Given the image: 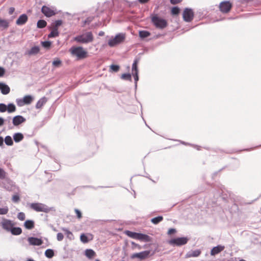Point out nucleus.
<instances>
[{
	"label": "nucleus",
	"mask_w": 261,
	"mask_h": 261,
	"mask_svg": "<svg viewBox=\"0 0 261 261\" xmlns=\"http://www.w3.org/2000/svg\"><path fill=\"white\" fill-rule=\"evenodd\" d=\"M232 7V4L229 1L222 2L219 5L220 10L223 13L229 12Z\"/></svg>",
	"instance_id": "7"
},
{
	"label": "nucleus",
	"mask_w": 261,
	"mask_h": 261,
	"mask_svg": "<svg viewBox=\"0 0 261 261\" xmlns=\"http://www.w3.org/2000/svg\"><path fill=\"white\" fill-rule=\"evenodd\" d=\"M15 11V8L14 7H10L9 9V14L10 15H12Z\"/></svg>",
	"instance_id": "57"
},
{
	"label": "nucleus",
	"mask_w": 261,
	"mask_h": 261,
	"mask_svg": "<svg viewBox=\"0 0 261 261\" xmlns=\"http://www.w3.org/2000/svg\"><path fill=\"white\" fill-rule=\"evenodd\" d=\"M22 98L25 105L31 104L34 99L33 97L30 95H25Z\"/></svg>",
	"instance_id": "22"
},
{
	"label": "nucleus",
	"mask_w": 261,
	"mask_h": 261,
	"mask_svg": "<svg viewBox=\"0 0 261 261\" xmlns=\"http://www.w3.org/2000/svg\"><path fill=\"white\" fill-rule=\"evenodd\" d=\"M140 58L139 57H136L134 60L133 65H132V73H134L135 72H139L138 68V64L139 62Z\"/></svg>",
	"instance_id": "17"
},
{
	"label": "nucleus",
	"mask_w": 261,
	"mask_h": 261,
	"mask_svg": "<svg viewBox=\"0 0 261 261\" xmlns=\"http://www.w3.org/2000/svg\"><path fill=\"white\" fill-rule=\"evenodd\" d=\"M28 20V15L25 14H22L18 18L16 21V23L18 25H22L27 22Z\"/></svg>",
	"instance_id": "13"
},
{
	"label": "nucleus",
	"mask_w": 261,
	"mask_h": 261,
	"mask_svg": "<svg viewBox=\"0 0 261 261\" xmlns=\"http://www.w3.org/2000/svg\"><path fill=\"white\" fill-rule=\"evenodd\" d=\"M7 106L3 103H0V112L4 113L7 111Z\"/></svg>",
	"instance_id": "44"
},
{
	"label": "nucleus",
	"mask_w": 261,
	"mask_h": 261,
	"mask_svg": "<svg viewBox=\"0 0 261 261\" xmlns=\"http://www.w3.org/2000/svg\"><path fill=\"white\" fill-rule=\"evenodd\" d=\"M26 261H35L32 258H29Z\"/></svg>",
	"instance_id": "64"
},
{
	"label": "nucleus",
	"mask_w": 261,
	"mask_h": 261,
	"mask_svg": "<svg viewBox=\"0 0 261 261\" xmlns=\"http://www.w3.org/2000/svg\"><path fill=\"white\" fill-rule=\"evenodd\" d=\"M25 214L23 212H19L17 214V218L21 221L24 220L25 219Z\"/></svg>",
	"instance_id": "48"
},
{
	"label": "nucleus",
	"mask_w": 261,
	"mask_h": 261,
	"mask_svg": "<svg viewBox=\"0 0 261 261\" xmlns=\"http://www.w3.org/2000/svg\"><path fill=\"white\" fill-rule=\"evenodd\" d=\"M201 254V251L200 250H196L192 251V252H189L187 254V257H197Z\"/></svg>",
	"instance_id": "23"
},
{
	"label": "nucleus",
	"mask_w": 261,
	"mask_h": 261,
	"mask_svg": "<svg viewBox=\"0 0 261 261\" xmlns=\"http://www.w3.org/2000/svg\"><path fill=\"white\" fill-rule=\"evenodd\" d=\"M47 25V22L46 21L43 19H40L38 21L37 23V27L39 29H43L45 28Z\"/></svg>",
	"instance_id": "31"
},
{
	"label": "nucleus",
	"mask_w": 261,
	"mask_h": 261,
	"mask_svg": "<svg viewBox=\"0 0 261 261\" xmlns=\"http://www.w3.org/2000/svg\"><path fill=\"white\" fill-rule=\"evenodd\" d=\"M9 208L7 206L4 207H0V215H6L8 213Z\"/></svg>",
	"instance_id": "42"
},
{
	"label": "nucleus",
	"mask_w": 261,
	"mask_h": 261,
	"mask_svg": "<svg viewBox=\"0 0 261 261\" xmlns=\"http://www.w3.org/2000/svg\"><path fill=\"white\" fill-rule=\"evenodd\" d=\"M125 39V35L123 33H119L115 37L108 41V45L110 47H114L122 43Z\"/></svg>",
	"instance_id": "4"
},
{
	"label": "nucleus",
	"mask_w": 261,
	"mask_h": 261,
	"mask_svg": "<svg viewBox=\"0 0 261 261\" xmlns=\"http://www.w3.org/2000/svg\"><path fill=\"white\" fill-rule=\"evenodd\" d=\"M121 79L126 81H132V75L130 73H124L121 75Z\"/></svg>",
	"instance_id": "36"
},
{
	"label": "nucleus",
	"mask_w": 261,
	"mask_h": 261,
	"mask_svg": "<svg viewBox=\"0 0 261 261\" xmlns=\"http://www.w3.org/2000/svg\"><path fill=\"white\" fill-rule=\"evenodd\" d=\"M4 139L3 138L0 136V146H2L4 145Z\"/></svg>",
	"instance_id": "60"
},
{
	"label": "nucleus",
	"mask_w": 261,
	"mask_h": 261,
	"mask_svg": "<svg viewBox=\"0 0 261 261\" xmlns=\"http://www.w3.org/2000/svg\"><path fill=\"white\" fill-rule=\"evenodd\" d=\"M104 34H105V33L103 31H100L98 33V35L100 36H102L104 35Z\"/></svg>",
	"instance_id": "63"
},
{
	"label": "nucleus",
	"mask_w": 261,
	"mask_h": 261,
	"mask_svg": "<svg viewBox=\"0 0 261 261\" xmlns=\"http://www.w3.org/2000/svg\"><path fill=\"white\" fill-rule=\"evenodd\" d=\"M7 111L9 113H11L16 111V108L15 106L13 103H10L8 105Z\"/></svg>",
	"instance_id": "28"
},
{
	"label": "nucleus",
	"mask_w": 261,
	"mask_h": 261,
	"mask_svg": "<svg viewBox=\"0 0 261 261\" xmlns=\"http://www.w3.org/2000/svg\"><path fill=\"white\" fill-rule=\"evenodd\" d=\"M119 66L117 65L112 64L110 66L111 69L114 72H117L119 69Z\"/></svg>",
	"instance_id": "49"
},
{
	"label": "nucleus",
	"mask_w": 261,
	"mask_h": 261,
	"mask_svg": "<svg viewBox=\"0 0 261 261\" xmlns=\"http://www.w3.org/2000/svg\"><path fill=\"white\" fill-rule=\"evenodd\" d=\"M12 200L13 202L17 203L20 200V197L18 194H15L12 196Z\"/></svg>",
	"instance_id": "46"
},
{
	"label": "nucleus",
	"mask_w": 261,
	"mask_h": 261,
	"mask_svg": "<svg viewBox=\"0 0 261 261\" xmlns=\"http://www.w3.org/2000/svg\"><path fill=\"white\" fill-rule=\"evenodd\" d=\"M24 226L26 229H32L35 226L34 221L32 220H27L24 223Z\"/></svg>",
	"instance_id": "19"
},
{
	"label": "nucleus",
	"mask_w": 261,
	"mask_h": 261,
	"mask_svg": "<svg viewBox=\"0 0 261 261\" xmlns=\"http://www.w3.org/2000/svg\"><path fill=\"white\" fill-rule=\"evenodd\" d=\"M63 238H64V236L62 233L59 232L57 233V239L58 241H61L63 239Z\"/></svg>",
	"instance_id": "53"
},
{
	"label": "nucleus",
	"mask_w": 261,
	"mask_h": 261,
	"mask_svg": "<svg viewBox=\"0 0 261 261\" xmlns=\"http://www.w3.org/2000/svg\"><path fill=\"white\" fill-rule=\"evenodd\" d=\"M74 40L80 43L87 44L93 40V36L91 32H88L74 38Z\"/></svg>",
	"instance_id": "2"
},
{
	"label": "nucleus",
	"mask_w": 261,
	"mask_h": 261,
	"mask_svg": "<svg viewBox=\"0 0 261 261\" xmlns=\"http://www.w3.org/2000/svg\"><path fill=\"white\" fill-rule=\"evenodd\" d=\"M42 45L43 47L46 49H48L50 47L51 42L49 41H45L41 42Z\"/></svg>",
	"instance_id": "37"
},
{
	"label": "nucleus",
	"mask_w": 261,
	"mask_h": 261,
	"mask_svg": "<svg viewBox=\"0 0 261 261\" xmlns=\"http://www.w3.org/2000/svg\"><path fill=\"white\" fill-rule=\"evenodd\" d=\"M80 239L81 242L84 243H87L89 241L87 236L84 233H83L81 235Z\"/></svg>",
	"instance_id": "41"
},
{
	"label": "nucleus",
	"mask_w": 261,
	"mask_h": 261,
	"mask_svg": "<svg viewBox=\"0 0 261 261\" xmlns=\"http://www.w3.org/2000/svg\"><path fill=\"white\" fill-rule=\"evenodd\" d=\"M42 13L46 17H49L56 14V12L49 7L43 6L41 8Z\"/></svg>",
	"instance_id": "11"
},
{
	"label": "nucleus",
	"mask_w": 261,
	"mask_h": 261,
	"mask_svg": "<svg viewBox=\"0 0 261 261\" xmlns=\"http://www.w3.org/2000/svg\"><path fill=\"white\" fill-rule=\"evenodd\" d=\"M137 239L140 240V241H144V242H148L151 241V238L150 236H149L146 234L139 233V232L138 234Z\"/></svg>",
	"instance_id": "16"
},
{
	"label": "nucleus",
	"mask_w": 261,
	"mask_h": 261,
	"mask_svg": "<svg viewBox=\"0 0 261 261\" xmlns=\"http://www.w3.org/2000/svg\"><path fill=\"white\" fill-rule=\"evenodd\" d=\"M176 230L175 228H170L167 232L168 235H171L172 234H174L176 232Z\"/></svg>",
	"instance_id": "55"
},
{
	"label": "nucleus",
	"mask_w": 261,
	"mask_h": 261,
	"mask_svg": "<svg viewBox=\"0 0 261 261\" xmlns=\"http://www.w3.org/2000/svg\"><path fill=\"white\" fill-rule=\"evenodd\" d=\"M61 64L62 61L59 58H57L56 60H54L52 63L53 66L55 67H59Z\"/></svg>",
	"instance_id": "38"
},
{
	"label": "nucleus",
	"mask_w": 261,
	"mask_h": 261,
	"mask_svg": "<svg viewBox=\"0 0 261 261\" xmlns=\"http://www.w3.org/2000/svg\"><path fill=\"white\" fill-rule=\"evenodd\" d=\"M4 141L5 144L8 146H12L13 145V141L10 136H7L5 137Z\"/></svg>",
	"instance_id": "34"
},
{
	"label": "nucleus",
	"mask_w": 261,
	"mask_h": 261,
	"mask_svg": "<svg viewBox=\"0 0 261 261\" xmlns=\"http://www.w3.org/2000/svg\"><path fill=\"white\" fill-rule=\"evenodd\" d=\"M139 35L141 39H144L149 37L150 35V33L147 31H140Z\"/></svg>",
	"instance_id": "27"
},
{
	"label": "nucleus",
	"mask_w": 261,
	"mask_h": 261,
	"mask_svg": "<svg viewBox=\"0 0 261 261\" xmlns=\"http://www.w3.org/2000/svg\"><path fill=\"white\" fill-rule=\"evenodd\" d=\"M74 211H75V213L76 214L77 217L79 219H81L82 218V213H81V212L79 210H78L77 208H75L74 210Z\"/></svg>",
	"instance_id": "54"
},
{
	"label": "nucleus",
	"mask_w": 261,
	"mask_h": 261,
	"mask_svg": "<svg viewBox=\"0 0 261 261\" xmlns=\"http://www.w3.org/2000/svg\"><path fill=\"white\" fill-rule=\"evenodd\" d=\"M95 252L92 249H87L85 250V255L87 257L89 258H92L95 255Z\"/></svg>",
	"instance_id": "33"
},
{
	"label": "nucleus",
	"mask_w": 261,
	"mask_h": 261,
	"mask_svg": "<svg viewBox=\"0 0 261 261\" xmlns=\"http://www.w3.org/2000/svg\"><path fill=\"white\" fill-rule=\"evenodd\" d=\"M5 73V69L2 67H0V77L3 76Z\"/></svg>",
	"instance_id": "56"
},
{
	"label": "nucleus",
	"mask_w": 261,
	"mask_h": 261,
	"mask_svg": "<svg viewBox=\"0 0 261 261\" xmlns=\"http://www.w3.org/2000/svg\"><path fill=\"white\" fill-rule=\"evenodd\" d=\"M40 48L38 46H33L29 51L28 54L30 55H36L39 53Z\"/></svg>",
	"instance_id": "25"
},
{
	"label": "nucleus",
	"mask_w": 261,
	"mask_h": 261,
	"mask_svg": "<svg viewBox=\"0 0 261 261\" xmlns=\"http://www.w3.org/2000/svg\"><path fill=\"white\" fill-rule=\"evenodd\" d=\"M47 98L44 96L41 98L36 103L35 107L36 109H39L41 108L43 105L46 102Z\"/></svg>",
	"instance_id": "18"
},
{
	"label": "nucleus",
	"mask_w": 261,
	"mask_h": 261,
	"mask_svg": "<svg viewBox=\"0 0 261 261\" xmlns=\"http://www.w3.org/2000/svg\"><path fill=\"white\" fill-rule=\"evenodd\" d=\"M189 240V239L186 237H180V245L186 244Z\"/></svg>",
	"instance_id": "50"
},
{
	"label": "nucleus",
	"mask_w": 261,
	"mask_h": 261,
	"mask_svg": "<svg viewBox=\"0 0 261 261\" xmlns=\"http://www.w3.org/2000/svg\"><path fill=\"white\" fill-rule=\"evenodd\" d=\"M30 207L37 212H44L47 213L50 211H56L55 207H49L44 203L39 202L30 203Z\"/></svg>",
	"instance_id": "1"
},
{
	"label": "nucleus",
	"mask_w": 261,
	"mask_h": 261,
	"mask_svg": "<svg viewBox=\"0 0 261 261\" xmlns=\"http://www.w3.org/2000/svg\"><path fill=\"white\" fill-rule=\"evenodd\" d=\"M163 220V217L159 216L151 219V222L154 224H158Z\"/></svg>",
	"instance_id": "35"
},
{
	"label": "nucleus",
	"mask_w": 261,
	"mask_h": 261,
	"mask_svg": "<svg viewBox=\"0 0 261 261\" xmlns=\"http://www.w3.org/2000/svg\"><path fill=\"white\" fill-rule=\"evenodd\" d=\"M28 241L30 245L40 246L43 243V241L40 238L31 237L28 239Z\"/></svg>",
	"instance_id": "10"
},
{
	"label": "nucleus",
	"mask_w": 261,
	"mask_h": 261,
	"mask_svg": "<svg viewBox=\"0 0 261 261\" xmlns=\"http://www.w3.org/2000/svg\"><path fill=\"white\" fill-rule=\"evenodd\" d=\"M170 3L172 4L175 5L179 3V0H170Z\"/></svg>",
	"instance_id": "58"
},
{
	"label": "nucleus",
	"mask_w": 261,
	"mask_h": 261,
	"mask_svg": "<svg viewBox=\"0 0 261 261\" xmlns=\"http://www.w3.org/2000/svg\"><path fill=\"white\" fill-rule=\"evenodd\" d=\"M194 15L193 10L189 8L185 9L182 13L183 19L186 22H191L194 18Z\"/></svg>",
	"instance_id": "6"
},
{
	"label": "nucleus",
	"mask_w": 261,
	"mask_h": 261,
	"mask_svg": "<svg viewBox=\"0 0 261 261\" xmlns=\"http://www.w3.org/2000/svg\"><path fill=\"white\" fill-rule=\"evenodd\" d=\"M149 0H138L141 4H145L148 2Z\"/></svg>",
	"instance_id": "61"
},
{
	"label": "nucleus",
	"mask_w": 261,
	"mask_h": 261,
	"mask_svg": "<svg viewBox=\"0 0 261 261\" xmlns=\"http://www.w3.org/2000/svg\"><path fill=\"white\" fill-rule=\"evenodd\" d=\"M125 233L131 238L137 239L138 232H133L129 230H126L125 231Z\"/></svg>",
	"instance_id": "30"
},
{
	"label": "nucleus",
	"mask_w": 261,
	"mask_h": 261,
	"mask_svg": "<svg viewBox=\"0 0 261 261\" xmlns=\"http://www.w3.org/2000/svg\"><path fill=\"white\" fill-rule=\"evenodd\" d=\"M6 176V172L4 171V169L0 168V178L1 179H4Z\"/></svg>",
	"instance_id": "52"
},
{
	"label": "nucleus",
	"mask_w": 261,
	"mask_h": 261,
	"mask_svg": "<svg viewBox=\"0 0 261 261\" xmlns=\"http://www.w3.org/2000/svg\"><path fill=\"white\" fill-rule=\"evenodd\" d=\"M69 51L73 56H76L79 59L86 58L87 54V51L84 50L83 48L81 46L71 47Z\"/></svg>",
	"instance_id": "5"
},
{
	"label": "nucleus",
	"mask_w": 261,
	"mask_h": 261,
	"mask_svg": "<svg viewBox=\"0 0 261 261\" xmlns=\"http://www.w3.org/2000/svg\"><path fill=\"white\" fill-rule=\"evenodd\" d=\"M150 253V251L149 250H145L139 253H134L131 255V258H138L141 260L144 259L149 256Z\"/></svg>",
	"instance_id": "9"
},
{
	"label": "nucleus",
	"mask_w": 261,
	"mask_h": 261,
	"mask_svg": "<svg viewBox=\"0 0 261 261\" xmlns=\"http://www.w3.org/2000/svg\"><path fill=\"white\" fill-rule=\"evenodd\" d=\"M224 248L225 247L222 245H218L217 246L214 247L211 251V255L214 256L222 251Z\"/></svg>",
	"instance_id": "14"
},
{
	"label": "nucleus",
	"mask_w": 261,
	"mask_h": 261,
	"mask_svg": "<svg viewBox=\"0 0 261 261\" xmlns=\"http://www.w3.org/2000/svg\"><path fill=\"white\" fill-rule=\"evenodd\" d=\"M171 14L173 15L179 14V8L176 6L173 7L171 10Z\"/></svg>",
	"instance_id": "40"
},
{
	"label": "nucleus",
	"mask_w": 261,
	"mask_h": 261,
	"mask_svg": "<svg viewBox=\"0 0 261 261\" xmlns=\"http://www.w3.org/2000/svg\"><path fill=\"white\" fill-rule=\"evenodd\" d=\"M9 232H10L13 235L18 236L22 233V229L19 227H14L13 226Z\"/></svg>",
	"instance_id": "20"
},
{
	"label": "nucleus",
	"mask_w": 261,
	"mask_h": 261,
	"mask_svg": "<svg viewBox=\"0 0 261 261\" xmlns=\"http://www.w3.org/2000/svg\"><path fill=\"white\" fill-rule=\"evenodd\" d=\"M93 18L92 17H87L84 21L83 27L86 24H89L93 20Z\"/></svg>",
	"instance_id": "47"
},
{
	"label": "nucleus",
	"mask_w": 261,
	"mask_h": 261,
	"mask_svg": "<svg viewBox=\"0 0 261 261\" xmlns=\"http://www.w3.org/2000/svg\"><path fill=\"white\" fill-rule=\"evenodd\" d=\"M151 22L153 25L158 29H163L167 26V21L163 18L154 15L151 18Z\"/></svg>",
	"instance_id": "3"
},
{
	"label": "nucleus",
	"mask_w": 261,
	"mask_h": 261,
	"mask_svg": "<svg viewBox=\"0 0 261 261\" xmlns=\"http://www.w3.org/2000/svg\"><path fill=\"white\" fill-rule=\"evenodd\" d=\"M168 243L172 246H179V237L171 239L168 241Z\"/></svg>",
	"instance_id": "29"
},
{
	"label": "nucleus",
	"mask_w": 261,
	"mask_h": 261,
	"mask_svg": "<svg viewBox=\"0 0 261 261\" xmlns=\"http://www.w3.org/2000/svg\"><path fill=\"white\" fill-rule=\"evenodd\" d=\"M16 102L18 107H22L25 105L23 101V98H17L16 99Z\"/></svg>",
	"instance_id": "43"
},
{
	"label": "nucleus",
	"mask_w": 261,
	"mask_h": 261,
	"mask_svg": "<svg viewBox=\"0 0 261 261\" xmlns=\"http://www.w3.org/2000/svg\"><path fill=\"white\" fill-rule=\"evenodd\" d=\"M62 230L67 235V237L69 238H71V237L73 236L72 232L69 230L67 228H63Z\"/></svg>",
	"instance_id": "45"
},
{
	"label": "nucleus",
	"mask_w": 261,
	"mask_h": 261,
	"mask_svg": "<svg viewBox=\"0 0 261 261\" xmlns=\"http://www.w3.org/2000/svg\"><path fill=\"white\" fill-rule=\"evenodd\" d=\"M13 139L16 143L20 142L23 139V135L21 133H16L13 135Z\"/></svg>",
	"instance_id": "21"
},
{
	"label": "nucleus",
	"mask_w": 261,
	"mask_h": 261,
	"mask_svg": "<svg viewBox=\"0 0 261 261\" xmlns=\"http://www.w3.org/2000/svg\"><path fill=\"white\" fill-rule=\"evenodd\" d=\"M55 25L53 28L58 29V28L62 24V21L61 20H57L55 21Z\"/></svg>",
	"instance_id": "51"
},
{
	"label": "nucleus",
	"mask_w": 261,
	"mask_h": 261,
	"mask_svg": "<svg viewBox=\"0 0 261 261\" xmlns=\"http://www.w3.org/2000/svg\"><path fill=\"white\" fill-rule=\"evenodd\" d=\"M2 227L7 231L9 232L10 229H12L13 226L14 225V223L11 220L7 219H3L2 221L0 223Z\"/></svg>",
	"instance_id": "8"
},
{
	"label": "nucleus",
	"mask_w": 261,
	"mask_h": 261,
	"mask_svg": "<svg viewBox=\"0 0 261 261\" xmlns=\"http://www.w3.org/2000/svg\"><path fill=\"white\" fill-rule=\"evenodd\" d=\"M9 22L8 20L0 18V27L7 29L9 27Z\"/></svg>",
	"instance_id": "32"
},
{
	"label": "nucleus",
	"mask_w": 261,
	"mask_h": 261,
	"mask_svg": "<svg viewBox=\"0 0 261 261\" xmlns=\"http://www.w3.org/2000/svg\"><path fill=\"white\" fill-rule=\"evenodd\" d=\"M26 119L21 115H16L12 119V123L14 126H18L24 122Z\"/></svg>",
	"instance_id": "12"
},
{
	"label": "nucleus",
	"mask_w": 261,
	"mask_h": 261,
	"mask_svg": "<svg viewBox=\"0 0 261 261\" xmlns=\"http://www.w3.org/2000/svg\"><path fill=\"white\" fill-rule=\"evenodd\" d=\"M0 90L4 95H7L9 93L10 89L9 87L4 83H0Z\"/></svg>",
	"instance_id": "15"
},
{
	"label": "nucleus",
	"mask_w": 261,
	"mask_h": 261,
	"mask_svg": "<svg viewBox=\"0 0 261 261\" xmlns=\"http://www.w3.org/2000/svg\"><path fill=\"white\" fill-rule=\"evenodd\" d=\"M139 72H135L134 73H132L133 76L134 77L135 80V86L136 88H137V82L139 81V75H138Z\"/></svg>",
	"instance_id": "39"
},
{
	"label": "nucleus",
	"mask_w": 261,
	"mask_h": 261,
	"mask_svg": "<svg viewBox=\"0 0 261 261\" xmlns=\"http://www.w3.org/2000/svg\"><path fill=\"white\" fill-rule=\"evenodd\" d=\"M5 120L3 118L0 117V126H2L4 123Z\"/></svg>",
	"instance_id": "59"
},
{
	"label": "nucleus",
	"mask_w": 261,
	"mask_h": 261,
	"mask_svg": "<svg viewBox=\"0 0 261 261\" xmlns=\"http://www.w3.org/2000/svg\"><path fill=\"white\" fill-rule=\"evenodd\" d=\"M44 255L46 257L51 258L55 255L54 251L51 249H47L45 251Z\"/></svg>",
	"instance_id": "26"
},
{
	"label": "nucleus",
	"mask_w": 261,
	"mask_h": 261,
	"mask_svg": "<svg viewBox=\"0 0 261 261\" xmlns=\"http://www.w3.org/2000/svg\"><path fill=\"white\" fill-rule=\"evenodd\" d=\"M132 245H133V246H135V247H139V248H140V249L141 248L140 246L138 244H136L135 243H134V242H132Z\"/></svg>",
	"instance_id": "62"
},
{
	"label": "nucleus",
	"mask_w": 261,
	"mask_h": 261,
	"mask_svg": "<svg viewBox=\"0 0 261 261\" xmlns=\"http://www.w3.org/2000/svg\"><path fill=\"white\" fill-rule=\"evenodd\" d=\"M59 35L58 29L56 28H53L50 33L48 35V38H55L58 37Z\"/></svg>",
	"instance_id": "24"
}]
</instances>
